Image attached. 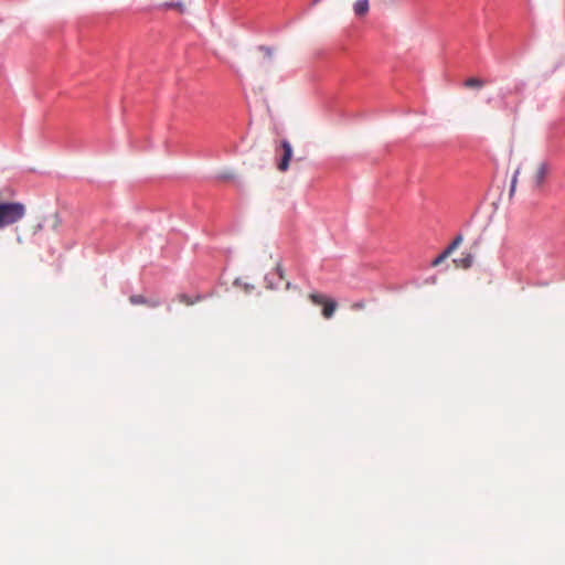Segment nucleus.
Segmentation results:
<instances>
[{
  "mask_svg": "<svg viewBox=\"0 0 565 565\" xmlns=\"http://www.w3.org/2000/svg\"><path fill=\"white\" fill-rule=\"evenodd\" d=\"M26 214V207L18 201L0 200V231L20 223Z\"/></svg>",
  "mask_w": 565,
  "mask_h": 565,
  "instance_id": "nucleus-1",
  "label": "nucleus"
},
{
  "mask_svg": "<svg viewBox=\"0 0 565 565\" xmlns=\"http://www.w3.org/2000/svg\"><path fill=\"white\" fill-rule=\"evenodd\" d=\"M309 299L313 305L322 307V316L326 319H331L338 308V303L335 300L328 298L321 294H310Z\"/></svg>",
  "mask_w": 565,
  "mask_h": 565,
  "instance_id": "nucleus-2",
  "label": "nucleus"
},
{
  "mask_svg": "<svg viewBox=\"0 0 565 565\" xmlns=\"http://www.w3.org/2000/svg\"><path fill=\"white\" fill-rule=\"evenodd\" d=\"M550 173V166L546 162H540L530 180V188L533 191L540 190L545 182L547 174Z\"/></svg>",
  "mask_w": 565,
  "mask_h": 565,
  "instance_id": "nucleus-3",
  "label": "nucleus"
},
{
  "mask_svg": "<svg viewBox=\"0 0 565 565\" xmlns=\"http://www.w3.org/2000/svg\"><path fill=\"white\" fill-rule=\"evenodd\" d=\"M281 148L284 150V154H282L280 162L278 163V170L281 172H285L289 168V161L292 157V148H291V145L287 140H284L281 142Z\"/></svg>",
  "mask_w": 565,
  "mask_h": 565,
  "instance_id": "nucleus-4",
  "label": "nucleus"
},
{
  "mask_svg": "<svg viewBox=\"0 0 565 565\" xmlns=\"http://www.w3.org/2000/svg\"><path fill=\"white\" fill-rule=\"evenodd\" d=\"M369 9L370 7L367 0H358L353 6L354 13L358 17L365 15L369 12Z\"/></svg>",
  "mask_w": 565,
  "mask_h": 565,
  "instance_id": "nucleus-5",
  "label": "nucleus"
},
{
  "mask_svg": "<svg viewBox=\"0 0 565 565\" xmlns=\"http://www.w3.org/2000/svg\"><path fill=\"white\" fill-rule=\"evenodd\" d=\"M523 84L518 83L513 87H508L504 92L501 93V99L504 102L510 95H520L523 92Z\"/></svg>",
  "mask_w": 565,
  "mask_h": 565,
  "instance_id": "nucleus-6",
  "label": "nucleus"
},
{
  "mask_svg": "<svg viewBox=\"0 0 565 565\" xmlns=\"http://www.w3.org/2000/svg\"><path fill=\"white\" fill-rule=\"evenodd\" d=\"M463 85L467 88H482L486 85V81L479 77H470Z\"/></svg>",
  "mask_w": 565,
  "mask_h": 565,
  "instance_id": "nucleus-7",
  "label": "nucleus"
},
{
  "mask_svg": "<svg viewBox=\"0 0 565 565\" xmlns=\"http://www.w3.org/2000/svg\"><path fill=\"white\" fill-rule=\"evenodd\" d=\"M457 267L469 268L472 264V256L466 255L465 257L454 260Z\"/></svg>",
  "mask_w": 565,
  "mask_h": 565,
  "instance_id": "nucleus-8",
  "label": "nucleus"
},
{
  "mask_svg": "<svg viewBox=\"0 0 565 565\" xmlns=\"http://www.w3.org/2000/svg\"><path fill=\"white\" fill-rule=\"evenodd\" d=\"M259 52L263 53V60L266 61V62H270L274 57V51L271 47H268V46H259L258 47Z\"/></svg>",
  "mask_w": 565,
  "mask_h": 565,
  "instance_id": "nucleus-9",
  "label": "nucleus"
},
{
  "mask_svg": "<svg viewBox=\"0 0 565 565\" xmlns=\"http://www.w3.org/2000/svg\"><path fill=\"white\" fill-rule=\"evenodd\" d=\"M451 254H449L446 249L438 255L431 263L434 267L439 266L441 263H444Z\"/></svg>",
  "mask_w": 565,
  "mask_h": 565,
  "instance_id": "nucleus-10",
  "label": "nucleus"
},
{
  "mask_svg": "<svg viewBox=\"0 0 565 565\" xmlns=\"http://www.w3.org/2000/svg\"><path fill=\"white\" fill-rule=\"evenodd\" d=\"M462 241V237L461 236H457L452 242L451 244L446 248V250L449 253V254H452V252L460 245Z\"/></svg>",
  "mask_w": 565,
  "mask_h": 565,
  "instance_id": "nucleus-11",
  "label": "nucleus"
},
{
  "mask_svg": "<svg viewBox=\"0 0 565 565\" xmlns=\"http://www.w3.org/2000/svg\"><path fill=\"white\" fill-rule=\"evenodd\" d=\"M163 8L164 9L174 8V9H178L180 12H182L183 9H184L182 2H167V3L163 4Z\"/></svg>",
  "mask_w": 565,
  "mask_h": 565,
  "instance_id": "nucleus-12",
  "label": "nucleus"
},
{
  "mask_svg": "<svg viewBox=\"0 0 565 565\" xmlns=\"http://www.w3.org/2000/svg\"><path fill=\"white\" fill-rule=\"evenodd\" d=\"M163 8L164 9L174 8V9H178L180 12H182L183 9H184L182 2H167V3L163 4Z\"/></svg>",
  "mask_w": 565,
  "mask_h": 565,
  "instance_id": "nucleus-13",
  "label": "nucleus"
},
{
  "mask_svg": "<svg viewBox=\"0 0 565 565\" xmlns=\"http://www.w3.org/2000/svg\"><path fill=\"white\" fill-rule=\"evenodd\" d=\"M130 302L134 305H145L147 303V300L145 299L143 296L135 295L130 297Z\"/></svg>",
  "mask_w": 565,
  "mask_h": 565,
  "instance_id": "nucleus-14",
  "label": "nucleus"
},
{
  "mask_svg": "<svg viewBox=\"0 0 565 565\" xmlns=\"http://www.w3.org/2000/svg\"><path fill=\"white\" fill-rule=\"evenodd\" d=\"M365 307H366V303H365V301H363V300L355 301V302L351 303V306H350V308H351L353 311L363 310V309H365Z\"/></svg>",
  "mask_w": 565,
  "mask_h": 565,
  "instance_id": "nucleus-15",
  "label": "nucleus"
},
{
  "mask_svg": "<svg viewBox=\"0 0 565 565\" xmlns=\"http://www.w3.org/2000/svg\"><path fill=\"white\" fill-rule=\"evenodd\" d=\"M519 172L520 170L518 169L515 172H514V175L512 178V181H511V189H510V194L512 195L515 191V186H516V182H518V175H519Z\"/></svg>",
  "mask_w": 565,
  "mask_h": 565,
  "instance_id": "nucleus-16",
  "label": "nucleus"
},
{
  "mask_svg": "<svg viewBox=\"0 0 565 565\" xmlns=\"http://www.w3.org/2000/svg\"><path fill=\"white\" fill-rule=\"evenodd\" d=\"M180 300L186 305H192L193 302L188 299L185 295L180 296Z\"/></svg>",
  "mask_w": 565,
  "mask_h": 565,
  "instance_id": "nucleus-17",
  "label": "nucleus"
},
{
  "mask_svg": "<svg viewBox=\"0 0 565 565\" xmlns=\"http://www.w3.org/2000/svg\"><path fill=\"white\" fill-rule=\"evenodd\" d=\"M276 273L281 279H284V270L280 266L276 267Z\"/></svg>",
  "mask_w": 565,
  "mask_h": 565,
  "instance_id": "nucleus-18",
  "label": "nucleus"
},
{
  "mask_svg": "<svg viewBox=\"0 0 565 565\" xmlns=\"http://www.w3.org/2000/svg\"><path fill=\"white\" fill-rule=\"evenodd\" d=\"M511 110H512L513 113H516V111H518V105H516V106H514L513 108H511Z\"/></svg>",
  "mask_w": 565,
  "mask_h": 565,
  "instance_id": "nucleus-19",
  "label": "nucleus"
}]
</instances>
